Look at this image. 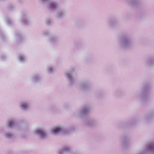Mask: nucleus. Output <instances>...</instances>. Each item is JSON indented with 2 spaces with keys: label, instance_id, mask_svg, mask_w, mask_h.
I'll return each mask as SVG.
<instances>
[{
  "label": "nucleus",
  "instance_id": "nucleus-8",
  "mask_svg": "<svg viewBox=\"0 0 154 154\" xmlns=\"http://www.w3.org/2000/svg\"><path fill=\"white\" fill-rule=\"evenodd\" d=\"M89 108L88 106L84 107L80 112L81 116L83 117L86 115L89 111Z\"/></svg>",
  "mask_w": 154,
  "mask_h": 154
},
{
  "label": "nucleus",
  "instance_id": "nucleus-10",
  "mask_svg": "<svg viewBox=\"0 0 154 154\" xmlns=\"http://www.w3.org/2000/svg\"><path fill=\"white\" fill-rule=\"evenodd\" d=\"M54 70V67L52 66H48L46 69V71L49 74L53 73Z\"/></svg>",
  "mask_w": 154,
  "mask_h": 154
},
{
  "label": "nucleus",
  "instance_id": "nucleus-11",
  "mask_svg": "<svg viewBox=\"0 0 154 154\" xmlns=\"http://www.w3.org/2000/svg\"><path fill=\"white\" fill-rule=\"evenodd\" d=\"M15 122L14 120H10L8 121L7 125L9 127L12 128L15 126Z\"/></svg>",
  "mask_w": 154,
  "mask_h": 154
},
{
  "label": "nucleus",
  "instance_id": "nucleus-20",
  "mask_svg": "<svg viewBox=\"0 0 154 154\" xmlns=\"http://www.w3.org/2000/svg\"><path fill=\"white\" fill-rule=\"evenodd\" d=\"M43 34L45 36H47L49 34V32L48 31H45L43 32Z\"/></svg>",
  "mask_w": 154,
  "mask_h": 154
},
{
  "label": "nucleus",
  "instance_id": "nucleus-5",
  "mask_svg": "<svg viewBox=\"0 0 154 154\" xmlns=\"http://www.w3.org/2000/svg\"><path fill=\"white\" fill-rule=\"evenodd\" d=\"M20 109L23 110H26L29 107V103L27 101H23L21 102L19 105Z\"/></svg>",
  "mask_w": 154,
  "mask_h": 154
},
{
  "label": "nucleus",
  "instance_id": "nucleus-24",
  "mask_svg": "<svg viewBox=\"0 0 154 154\" xmlns=\"http://www.w3.org/2000/svg\"><path fill=\"white\" fill-rule=\"evenodd\" d=\"M43 2H45L48 1V0H41Z\"/></svg>",
  "mask_w": 154,
  "mask_h": 154
},
{
  "label": "nucleus",
  "instance_id": "nucleus-4",
  "mask_svg": "<svg viewBox=\"0 0 154 154\" xmlns=\"http://www.w3.org/2000/svg\"><path fill=\"white\" fill-rule=\"evenodd\" d=\"M33 132L41 137H43L46 135V133L45 131L41 128H38L35 129Z\"/></svg>",
  "mask_w": 154,
  "mask_h": 154
},
{
  "label": "nucleus",
  "instance_id": "nucleus-6",
  "mask_svg": "<svg viewBox=\"0 0 154 154\" xmlns=\"http://www.w3.org/2000/svg\"><path fill=\"white\" fill-rule=\"evenodd\" d=\"M58 3L56 2H50L49 7L51 10H53L56 9L58 6Z\"/></svg>",
  "mask_w": 154,
  "mask_h": 154
},
{
  "label": "nucleus",
  "instance_id": "nucleus-7",
  "mask_svg": "<svg viewBox=\"0 0 154 154\" xmlns=\"http://www.w3.org/2000/svg\"><path fill=\"white\" fill-rule=\"evenodd\" d=\"M18 60L20 63H23L27 60L26 56L23 54H20L18 55L17 57Z\"/></svg>",
  "mask_w": 154,
  "mask_h": 154
},
{
  "label": "nucleus",
  "instance_id": "nucleus-12",
  "mask_svg": "<svg viewBox=\"0 0 154 154\" xmlns=\"http://www.w3.org/2000/svg\"><path fill=\"white\" fill-rule=\"evenodd\" d=\"M21 20L22 22L24 24H26L28 21V18L26 15H23Z\"/></svg>",
  "mask_w": 154,
  "mask_h": 154
},
{
  "label": "nucleus",
  "instance_id": "nucleus-13",
  "mask_svg": "<svg viewBox=\"0 0 154 154\" xmlns=\"http://www.w3.org/2000/svg\"><path fill=\"white\" fill-rule=\"evenodd\" d=\"M4 135L5 137L8 138H11L14 137V134L12 133L9 132H5Z\"/></svg>",
  "mask_w": 154,
  "mask_h": 154
},
{
  "label": "nucleus",
  "instance_id": "nucleus-14",
  "mask_svg": "<svg viewBox=\"0 0 154 154\" xmlns=\"http://www.w3.org/2000/svg\"><path fill=\"white\" fill-rule=\"evenodd\" d=\"M64 15V12L63 11H60L57 13L56 16L57 18H61L63 17Z\"/></svg>",
  "mask_w": 154,
  "mask_h": 154
},
{
  "label": "nucleus",
  "instance_id": "nucleus-19",
  "mask_svg": "<svg viewBox=\"0 0 154 154\" xmlns=\"http://www.w3.org/2000/svg\"><path fill=\"white\" fill-rule=\"evenodd\" d=\"M57 154H64L65 152L62 148L61 149L57 151Z\"/></svg>",
  "mask_w": 154,
  "mask_h": 154
},
{
  "label": "nucleus",
  "instance_id": "nucleus-9",
  "mask_svg": "<svg viewBox=\"0 0 154 154\" xmlns=\"http://www.w3.org/2000/svg\"><path fill=\"white\" fill-rule=\"evenodd\" d=\"M41 76L39 74H36L34 75L32 78V81L34 82H38L42 79Z\"/></svg>",
  "mask_w": 154,
  "mask_h": 154
},
{
  "label": "nucleus",
  "instance_id": "nucleus-18",
  "mask_svg": "<svg viewBox=\"0 0 154 154\" xmlns=\"http://www.w3.org/2000/svg\"><path fill=\"white\" fill-rule=\"evenodd\" d=\"M62 149L65 153L68 152L69 151V147L68 146H64L62 148Z\"/></svg>",
  "mask_w": 154,
  "mask_h": 154
},
{
  "label": "nucleus",
  "instance_id": "nucleus-22",
  "mask_svg": "<svg viewBox=\"0 0 154 154\" xmlns=\"http://www.w3.org/2000/svg\"><path fill=\"white\" fill-rule=\"evenodd\" d=\"M16 37H17V38H21V36L20 35H19V34L17 35Z\"/></svg>",
  "mask_w": 154,
  "mask_h": 154
},
{
  "label": "nucleus",
  "instance_id": "nucleus-3",
  "mask_svg": "<svg viewBox=\"0 0 154 154\" xmlns=\"http://www.w3.org/2000/svg\"><path fill=\"white\" fill-rule=\"evenodd\" d=\"M74 70V69L72 68L69 72H66L65 74V76L68 80L69 83L71 85H73L74 83V80L72 76V72Z\"/></svg>",
  "mask_w": 154,
  "mask_h": 154
},
{
  "label": "nucleus",
  "instance_id": "nucleus-15",
  "mask_svg": "<svg viewBox=\"0 0 154 154\" xmlns=\"http://www.w3.org/2000/svg\"><path fill=\"white\" fill-rule=\"evenodd\" d=\"M57 38L55 36H52L50 37L49 42L51 43H54L57 41Z\"/></svg>",
  "mask_w": 154,
  "mask_h": 154
},
{
  "label": "nucleus",
  "instance_id": "nucleus-1",
  "mask_svg": "<svg viewBox=\"0 0 154 154\" xmlns=\"http://www.w3.org/2000/svg\"><path fill=\"white\" fill-rule=\"evenodd\" d=\"M132 43L131 39L129 37L123 38L119 41V44L122 47L128 48L129 47Z\"/></svg>",
  "mask_w": 154,
  "mask_h": 154
},
{
  "label": "nucleus",
  "instance_id": "nucleus-17",
  "mask_svg": "<svg viewBox=\"0 0 154 154\" xmlns=\"http://www.w3.org/2000/svg\"><path fill=\"white\" fill-rule=\"evenodd\" d=\"M88 86L89 85L87 83H83L81 85V87L84 89H86L88 88Z\"/></svg>",
  "mask_w": 154,
  "mask_h": 154
},
{
  "label": "nucleus",
  "instance_id": "nucleus-2",
  "mask_svg": "<svg viewBox=\"0 0 154 154\" xmlns=\"http://www.w3.org/2000/svg\"><path fill=\"white\" fill-rule=\"evenodd\" d=\"M69 128L63 126H59L54 128L52 131L53 133L57 134L59 133H66Z\"/></svg>",
  "mask_w": 154,
  "mask_h": 154
},
{
  "label": "nucleus",
  "instance_id": "nucleus-16",
  "mask_svg": "<svg viewBox=\"0 0 154 154\" xmlns=\"http://www.w3.org/2000/svg\"><path fill=\"white\" fill-rule=\"evenodd\" d=\"M147 149L151 151H154V145H150L147 147Z\"/></svg>",
  "mask_w": 154,
  "mask_h": 154
},
{
  "label": "nucleus",
  "instance_id": "nucleus-21",
  "mask_svg": "<svg viewBox=\"0 0 154 154\" xmlns=\"http://www.w3.org/2000/svg\"><path fill=\"white\" fill-rule=\"evenodd\" d=\"M6 22L7 23L8 25H10L11 23L10 20L8 19H7L6 20Z\"/></svg>",
  "mask_w": 154,
  "mask_h": 154
},
{
  "label": "nucleus",
  "instance_id": "nucleus-23",
  "mask_svg": "<svg viewBox=\"0 0 154 154\" xmlns=\"http://www.w3.org/2000/svg\"><path fill=\"white\" fill-rule=\"evenodd\" d=\"M46 23L47 24H49L50 23V21L49 20H47Z\"/></svg>",
  "mask_w": 154,
  "mask_h": 154
}]
</instances>
